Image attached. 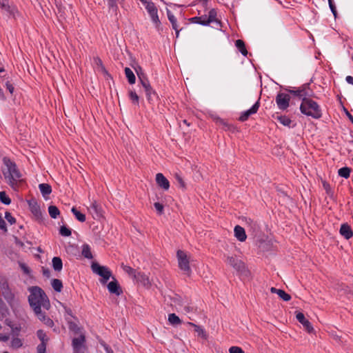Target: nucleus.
Returning a JSON list of instances; mask_svg holds the SVG:
<instances>
[{
    "mask_svg": "<svg viewBox=\"0 0 353 353\" xmlns=\"http://www.w3.org/2000/svg\"><path fill=\"white\" fill-rule=\"evenodd\" d=\"M107 1L110 10L117 14L118 11V4L122 5L123 0H107Z\"/></svg>",
    "mask_w": 353,
    "mask_h": 353,
    "instance_id": "nucleus-24",
    "label": "nucleus"
},
{
    "mask_svg": "<svg viewBox=\"0 0 353 353\" xmlns=\"http://www.w3.org/2000/svg\"><path fill=\"white\" fill-rule=\"evenodd\" d=\"M270 292L272 293L276 294L281 299L285 301H288L291 299V296L287 294L284 290L281 289H276L274 287L270 288Z\"/></svg>",
    "mask_w": 353,
    "mask_h": 353,
    "instance_id": "nucleus-21",
    "label": "nucleus"
},
{
    "mask_svg": "<svg viewBox=\"0 0 353 353\" xmlns=\"http://www.w3.org/2000/svg\"><path fill=\"white\" fill-rule=\"evenodd\" d=\"M345 81H347V83L353 85V77L347 76L345 78Z\"/></svg>",
    "mask_w": 353,
    "mask_h": 353,
    "instance_id": "nucleus-57",
    "label": "nucleus"
},
{
    "mask_svg": "<svg viewBox=\"0 0 353 353\" xmlns=\"http://www.w3.org/2000/svg\"><path fill=\"white\" fill-rule=\"evenodd\" d=\"M338 173L340 176L347 179L350 174V169L347 167L342 168L339 170Z\"/></svg>",
    "mask_w": 353,
    "mask_h": 353,
    "instance_id": "nucleus-40",
    "label": "nucleus"
},
{
    "mask_svg": "<svg viewBox=\"0 0 353 353\" xmlns=\"http://www.w3.org/2000/svg\"><path fill=\"white\" fill-rule=\"evenodd\" d=\"M168 321L172 325H178L181 323V320L175 314L172 313L168 315Z\"/></svg>",
    "mask_w": 353,
    "mask_h": 353,
    "instance_id": "nucleus-30",
    "label": "nucleus"
},
{
    "mask_svg": "<svg viewBox=\"0 0 353 353\" xmlns=\"http://www.w3.org/2000/svg\"><path fill=\"white\" fill-rule=\"evenodd\" d=\"M185 310L187 312H189L190 311V307H185Z\"/></svg>",
    "mask_w": 353,
    "mask_h": 353,
    "instance_id": "nucleus-62",
    "label": "nucleus"
},
{
    "mask_svg": "<svg viewBox=\"0 0 353 353\" xmlns=\"http://www.w3.org/2000/svg\"><path fill=\"white\" fill-rule=\"evenodd\" d=\"M134 70L141 84H143L144 80L145 81H149L140 66L134 68Z\"/></svg>",
    "mask_w": 353,
    "mask_h": 353,
    "instance_id": "nucleus-32",
    "label": "nucleus"
},
{
    "mask_svg": "<svg viewBox=\"0 0 353 353\" xmlns=\"http://www.w3.org/2000/svg\"><path fill=\"white\" fill-rule=\"evenodd\" d=\"M37 336L39 338V339L41 341V343H47L49 338L46 335V332L42 330H39L37 332Z\"/></svg>",
    "mask_w": 353,
    "mask_h": 353,
    "instance_id": "nucleus-37",
    "label": "nucleus"
},
{
    "mask_svg": "<svg viewBox=\"0 0 353 353\" xmlns=\"http://www.w3.org/2000/svg\"><path fill=\"white\" fill-rule=\"evenodd\" d=\"M125 74L130 84H134L135 83L136 77L130 68H125Z\"/></svg>",
    "mask_w": 353,
    "mask_h": 353,
    "instance_id": "nucleus-28",
    "label": "nucleus"
},
{
    "mask_svg": "<svg viewBox=\"0 0 353 353\" xmlns=\"http://www.w3.org/2000/svg\"><path fill=\"white\" fill-rule=\"evenodd\" d=\"M1 8L8 13H11L10 7L8 4L6 0H3L2 3H0Z\"/></svg>",
    "mask_w": 353,
    "mask_h": 353,
    "instance_id": "nucleus-47",
    "label": "nucleus"
},
{
    "mask_svg": "<svg viewBox=\"0 0 353 353\" xmlns=\"http://www.w3.org/2000/svg\"><path fill=\"white\" fill-rule=\"evenodd\" d=\"M48 213L52 219H57L60 214V211L55 205H50L48 207Z\"/></svg>",
    "mask_w": 353,
    "mask_h": 353,
    "instance_id": "nucleus-33",
    "label": "nucleus"
},
{
    "mask_svg": "<svg viewBox=\"0 0 353 353\" xmlns=\"http://www.w3.org/2000/svg\"><path fill=\"white\" fill-rule=\"evenodd\" d=\"M81 254L88 259H92L93 258L91 252V248L88 244H83V245L81 246Z\"/></svg>",
    "mask_w": 353,
    "mask_h": 353,
    "instance_id": "nucleus-22",
    "label": "nucleus"
},
{
    "mask_svg": "<svg viewBox=\"0 0 353 353\" xmlns=\"http://www.w3.org/2000/svg\"><path fill=\"white\" fill-rule=\"evenodd\" d=\"M121 266L123 271L134 279L137 271L129 265L122 264Z\"/></svg>",
    "mask_w": 353,
    "mask_h": 353,
    "instance_id": "nucleus-35",
    "label": "nucleus"
},
{
    "mask_svg": "<svg viewBox=\"0 0 353 353\" xmlns=\"http://www.w3.org/2000/svg\"><path fill=\"white\" fill-rule=\"evenodd\" d=\"M225 262L234 268L238 273L244 274L246 272L245 263L235 255H225Z\"/></svg>",
    "mask_w": 353,
    "mask_h": 353,
    "instance_id": "nucleus-5",
    "label": "nucleus"
},
{
    "mask_svg": "<svg viewBox=\"0 0 353 353\" xmlns=\"http://www.w3.org/2000/svg\"><path fill=\"white\" fill-rule=\"evenodd\" d=\"M276 103L279 110H285L289 107L290 96L284 92H279L276 97Z\"/></svg>",
    "mask_w": 353,
    "mask_h": 353,
    "instance_id": "nucleus-9",
    "label": "nucleus"
},
{
    "mask_svg": "<svg viewBox=\"0 0 353 353\" xmlns=\"http://www.w3.org/2000/svg\"><path fill=\"white\" fill-rule=\"evenodd\" d=\"M108 289L110 293L114 294L117 296L120 295L122 293V290L118 282L115 279L112 281H110L108 283Z\"/></svg>",
    "mask_w": 353,
    "mask_h": 353,
    "instance_id": "nucleus-18",
    "label": "nucleus"
},
{
    "mask_svg": "<svg viewBox=\"0 0 353 353\" xmlns=\"http://www.w3.org/2000/svg\"><path fill=\"white\" fill-rule=\"evenodd\" d=\"M290 92L302 99L304 98H308L307 97L310 96L308 85H303L302 87L296 90H290Z\"/></svg>",
    "mask_w": 353,
    "mask_h": 353,
    "instance_id": "nucleus-16",
    "label": "nucleus"
},
{
    "mask_svg": "<svg viewBox=\"0 0 353 353\" xmlns=\"http://www.w3.org/2000/svg\"><path fill=\"white\" fill-rule=\"evenodd\" d=\"M94 61H95V63L97 65H101L102 64V61H101V60L99 58H95L94 59Z\"/></svg>",
    "mask_w": 353,
    "mask_h": 353,
    "instance_id": "nucleus-59",
    "label": "nucleus"
},
{
    "mask_svg": "<svg viewBox=\"0 0 353 353\" xmlns=\"http://www.w3.org/2000/svg\"><path fill=\"white\" fill-rule=\"evenodd\" d=\"M32 212L37 217H39L41 215V210L39 209V207L37 205H33L31 208Z\"/></svg>",
    "mask_w": 353,
    "mask_h": 353,
    "instance_id": "nucleus-50",
    "label": "nucleus"
},
{
    "mask_svg": "<svg viewBox=\"0 0 353 353\" xmlns=\"http://www.w3.org/2000/svg\"><path fill=\"white\" fill-rule=\"evenodd\" d=\"M34 312L37 317L48 327H52L54 325L53 321L46 316L45 312L41 311V308L34 310Z\"/></svg>",
    "mask_w": 353,
    "mask_h": 353,
    "instance_id": "nucleus-14",
    "label": "nucleus"
},
{
    "mask_svg": "<svg viewBox=\"0 0 353 353\" xmlns=\"http://www.w3.org/2000/svg\"><path fill=\"white\" fill-rule=\"evenodd\" d=\"M230 353H244L243 350L237 346H232L229 349Z\"/></svg>",
    "mask_w": 353,
    "mask_h": 353,
    "instance_id": "nucleus-49",
    "label": "nucleus"
},
{
    "mask_svg": "<svg viewBox=\"0 0 353 353\" xmlns=\"http://www.w3.org/2000/svg\"><path fill=\"white\" fill-rule=\"evenodd\" d=\"M3 91H2L1 88H0V98H3Z\"/></svg>",
    "mask_w": 353,
    "mask_h": 353,
    "instance_id": "nucleus-61",
    "label": "nucleus"
},
{
    "mask_svg": "<svg viewBox=\"0 0 353 353\" xmlns=\"http://www.w3.org/2000/svg\"><path fill=\"white\" fill-rule=\"evenodd\" d=\"M323 186L325 188H327L328 185L327 183H324Z\"/></svg>",
    "mask_w": 353,
    "mask_h": 353,
    "instance_id": "nucleus-63",
    "label": "nucleus"
},
{
    "mask_svg": "<svg viewBox=\"0 0 353 353\" xmlns=\"http://www.w3.org/2000/svg\"><path fill=\"white\" fill-rule=\"evenodd\" d=\"M344 111L345 112V114L348 117V119L350 120V121L353 124V117H352V115L348 112V110L347 109L344 108Z\"/></svg>",
    "mask_w": 353,
    "mask_h": 353,
    "instance_id": "nucleus-55",
    "label": "nucleus"
},
{
    "mask_svg": "<svg viewBox=\"0 0 353 353\" xmlns=\"http://www.w3.org/2000/svg\"><path fill=\"white\" fill-rule=\"evenodd\" d=\"M6 88L7 89L9 90V92L12 94L14 91V87L12 86V84H10V83H6Z\"/></svg>",
    "mask_w": 353,
    "mask_h": 353,
    "instance_id": "nucleus-56",
    "label": "nucleus"
},
{
    "mask_svg": "<svg viewBox=\"0 0 353 353\" xmlns=\"http://www.w3.org/2000/svg\"><path fill=\"white\" fill-rule=\"evenodd\" d=\"M156 181L157 185L164 190H168L170 188L169 181L161 173L156 174Z\"/></svg>",
    "mask_w": 353,
    "mask_h": 353,
    "instance_id": "nucleus-17",
    "label": "nucleus"
},
{
    "mask_svg": "<svg viewBox=\"0 0 353 353\" xmlns=\"http://www.w3.org/2000/svg\"><path fill=\"white\" fill-rule=\"evenodd\" d=\"M260 105L259 100H258L249 110L243 112L239 117V121L243 122L248 119L249 117L257 112Z\"/></svg>",
    "mask_w": 353,
    "mask_h": 353,
    "instance_id": "nucleus-12",
    "label": "nucleus"
},
{
    "mask_svg": "<svg viewBox=\"0 0 353 353\" xmlns=\"http://www.w3.org/2000/svg\"><path fill=\"white\" fill-rule=\"evenodd\" d=\"M4 71V69L3 68H0V72H2Z\"/></svg>",
    "mask_w": 353,
    "mask_h": 353,
    "instance_id": "nucleus-64",
    "label": "nucleus"
},
{
    "mask_svg": "<svg viewBox=\"0 0 353 353\" xmlns=\"http://www.w3.org/2000/svg\"><path fill=\"white\" fill-rule=\"evenodd\" d=\"M20 268L25 274H29L30 273L29 268L26 264L20 263Z\"/></svg>",
    "mask_w": 353,
    "mask_h": 353,
    "instance_id": "nucleus-53",
    "label": "nucleus"
},
{
    "mask_svg": "<svg viewBox=\"0 0 353 353\" xmlns=\"http://www.w3.org/2000/svg\"><path fill=\"white\" fill-rule=\"evenodd\" d=\"M89 210L92 213H95L97 216L101 214V207L97 203V201H93L91 203Z\"/></svg>",
    "mask_w": 353,
    "mask_h": 353,
    "instance_id": "nucleus-36",
    "label": "nucleus"
},
{
    "mask_svg": "<svg viewBox=\"0 0 353 353\" xmlns=\"http://www.w3.org/2000/svg\"><path fill=\"white\" fill-rule=\"evenodd\" d=\"M215 120L216 123L225 125V122L221 119L217 117L215 119Z\"/></svg>",
    "mask_w": 353,
    "mask_h": 353,
    "instance_id": "nucleus-58",
    "label": "nucleus"
},
{
    "mask_svg": "<svg viewBox=\"0 0 353 353\" xmlns=\"http://www.w3.org/2000/svg\"><path fill=\"white\" fill-rule=\"evenodd\" d=\"M8 339H9V336L2 334V333H0V341L6 342V341H8Z\"/></svg>",
    "mask_w": 353,
    "mask_h": 353,
    "instance_id": "nucleus-54",
    "label": "nucleus"
},
{
    "mask_svg": "<svg viewBox=\"0 0 353 353\" xmlns=\"http://www.w3.org/2000/svg\"><path fill=\"white\" fill-rule=\"evenodd\" d=\"M176 257L180 270L185 274L190 275L192 272L190 267V256L185 251L179 250L176 252Z\"/></svg>",
    "mask_w": 353,
    "mask_h": 353,
    "instance_id": "nucleus-4",
    "label": "nucleus"
},
{
    "mask_svg": "<svg viewBox=\"0 0 353 353\" xmlns=\"http://www.w3.org/2000/svg\"><path fill=\"white\" fill-rule=\"evenodd\" d=\"M91 268L94 273L102 277V283H105L112 275L111 272L107 267L101 266L97 263H93Z\"/></svg>",
    "mask_w": 353,
    "mask_h": 353,
    "instance_id": "nucleus-8",
    "label": "nucleus"
},
{
    "mask_svg": "<svg viewBox=\"0 0 353 353\" xmlns=\"http://www.w3.org/2000/svg\"><path fill=\"white\" fill-rule=\"evenodd\" d=\"M23 345V342L19 338H13L11 341V347L14 349H18Z\"/></svg>",
    "mask_w": 353,
    "mask_h": 353,
    "instance_id": "nucleus-41",
    "label": "nucleus"
},
{
    "mask_svg": "<svg viewBox=\"0 0 353 353\" xmlns=\"http://www.w3.org/2000/svg\"><path fill=\"white\" fill-rule=\"evenodd\" d=\"M59 233L63 236H69L71 235V230L65 226L60 228Z\"/></svg>",
    "mask_w": 353,
    "mask_h": 353,
    "instance_id": "nucleus-43",
    "label": "nucleus"
},
{
    "mask_svg": "<svg viewBox=\"0 0 353 353\" xmlns=\"http://www.w3.org/2000/svg\"><path fill=\"white\" fill-rule=\"evenodd\" d=\"M276 119L284 126H288L289 128L294 126V125H292V120L286 116H277Z\"/></svg>",
    "mask_w": 353,
    "mask_h": 353,
    "instance_id": "nucleus-27",
    "label": "nucleus"
},
{
    "mask_svg": "<svg viewBox=\"0 0 353 353\" xmlns=\"http://www.w3.org/2000/svg\"><path fill=\"white\" fill-rule=\"evenodd\" d=\"M235 46L243 56H247L248 51L245 48V43L243 40H241V39L236 40V43H235Z\"/></svg>",
    "mask_w": 353,
    "mask_h": 353,
    "instance_id": "nucleus-29",
    "label": "nucleus"
},
{
    "mask_svg": "<svg viewBox=\"0 0 353 353\" xmlns=\"http://www.w3.org/2000/svg\"><path fill=\"white\" fill-rule=\"evenodd\" d=\"M52 267L55 271H61L63 268L62 260L60 257L55 256L52 259Z\"/></svg>",
    "mask_w": 353,
    "mask_h": 353,
    "instance_id": "nucleus-26",
    "label": "nucleus"
},
{
    "mask_svg": "<svg viewBox=\"0 0 353 353\" xmlns=\"http://www.w3.org/2000/svg\"><path fill=\"white\" fill-rule=\"evenodd\" d=\"M129 97H130V99L132 101V103L139 105V97L135 91L130 90L129 91Z\"/></svg>",
    "mask_w": 353,
    "mask_h": 353,
    "instance_id": "nucleus-39",
    "label": "nucleus"
},
{
    "mask_svg": "<svg viewBox=\"0 0 353 353\" xmlns=\"http://www.w3.org/2000/svg\"><path fill=\"white\" fill-rule=\"evenodd\" d=\"M175 179L178 183V185L180 188L183 189V190H185L186 189V184L185 183V181H183V179H182V177L178 174H175Z\"/></svg>",
    "mask_w": 353,
    "mask_h": 353,
    "instance_id": "nucleus-42",
    "label": "nucleus"
},
{
    "mask_svg": "<svg viewBox=\"0 0 353 353\" xmlns=\"http://www.w3.org/2000/svg\"><path fill=\"white\" fill-rule=\"evenodd\" d=\"M339 232L346 239H350L353 236L350 226L345 223L341 225Z\"/></svg>",
    "mask_w": 353,
    "mask_h": 353,
    "instance_id": "nucleus-20",
    "label": "nucleus"
},
{
    "mask_svg": "<svg viewBox=\"0 0 353 353\" xmlns=\"http://www.w3.org/2000/svg\"><path fill=\"white\" fill-rule=\"evenodd\" d=\"M0 229L4 232H7V227L5 221L3 220L1 215H0Z\"/></svg>",
    "mask_w": 353,
    "mask_h": 353,
    "instance_id": "nucleus-52",
    "label": "nucleus"
},
{
    "mask_svg": "<svg viewBox=\"0 0 353 353\" xmlns=\"http://www.w3.org/2000/svg\"><path fill=\"white\" fill-rule=\"evenodd\" d=\"M71 211L79 221L84 222L85 221V215L79 212L76 208L73 207Z\"/></svg>",
    "mask_w": 353,
    "mask_h": 353,
    "instance_id": "nucleus-31",
    "label": "nucleus"
},
{
    "mask_svg": "<svg viewBox=\"0 0 353 353\" xmlns=\"http://www.w3.org/2000/svg\"><path fill=\"white\" fill-rule=\"evenodd\" d=\"M30 295L28 296V302L33 310H39L43 307L48 310L50 307L49 299L44 291L38 286H32L28 288Z\"/></svg>",
    "mask_w": 353,
    "mask_h": 353,
    "instance_id": "nucleus-1",
    "label": "nucleus"
},
{
    "mask_svg": "<svg viewBox=\"0 0 353 353\" xmlns=\"http://www.w3.org/2000/svg\"><path fill=\"white\" fill-rule=\"evenodd\" d=\"M168 17L170 22L172 24V28L176 31V37H178L179 34V31L181 30L179 29V26L177 24V21H176V17L170 12H168Z\"/></svg>",
    "mask_w": 353,
    "mask_h": 353,
    "instance_id": "nucleus-23",
    "label": "nucleus"
},
{
    "mask_svg": "<svg viewBox=\"0 0 353 353\" xmlns=\"http://www.w3.org/2000/svg\"><path fill=\"white\" fill-rule=\"evenodd\" d=\"M234 236L240 241L243 242L247 238L245 231L243 228L240 225H236L234 228Z\"/></svg>",
    "mask_w": 353,
    "mask_h": 353,
    "instance_id": "nucleus-19",
    "label": "nucleus"
},
{
    "mask_svg": "<svg viewBox=\"0 0 353 353\" xmlns=\"http://www.w3.org/2000/svg\"><path fill=\"white\" fill-rule=\"evenodd\" d=\"M141 85L144 88L148 101L150 103H152L154 101V98L157 97L156 92L152 88L149 81H145L144 80L143 84Z\"/></svg>",
    "mask_w": 353,
    "mask_h": 353,
    "instance_id": "nucleus-13",
    "label": "nucleus"
},
{
    "mask_svg": "<svg viewBox=\"0 0 353 353\" xmlns=\"http://www.w3.org/2000/svg\"><path fill=\"white\" fill-rule=\"evenodd\" d=\"M302 114L319 119L322 117V110L320 105L310 98H304L300 105Z\"/></svg>",
    "mask_w": 353,
    "mask_h": 353,
    "instance_id": "nucleus-3",
    "label": "nucleus"
},
{
    "mask_svg": "<svg viewBox=\"0 0 353 353\" xmlns=\"http://www.w3.org/2000/svg\"><path fill=\"white\" fill-rule=\"evenodd\" d=\"M52 286L53 289L57 292H61L63 288V284L61 280L57 279H54L51 281Z\"/></svg>",
    "mask_w": 353,
    "mask_h": 353,
    "instance_id": "nucleus-34",
    "label": "nucleus"
},
{
    "mask_svg": "<svg viewBox=\"0 0 353 353\" xmlns=\"http://www.w3.org/2000/svg\"><path fill=\"white\" fill-rule=\"evenodd\" d=\"M134 280L136 282L139 283L141 285H143L147 288H149L151 285V283L149 279V277L144 273H142L140 272H137V274L134 278Z\"/></svg>",
    "mask_w": 353,
    "mask_h": 353,
    "instance_id": "nucleus-15",
    "label": "nucleus"
},
{
    "mask_svg": "<svg viewBox=\"0 0 353 353\" xmlns=\"http://www.w3.org/2000/svg\"><path fill=\"white\" fill-rule=\"evenodd\" d=\"M142 3L143 6H144L145 10L149 14L152 21L156 26V28H159L161 22L158 16V10L155 4L148 0H140Z\"/></svg>",
    "mask_w": 353,
    "mask_h": 353,
    "instance_id": "nucleus-6",
    "label": "nucleus"
},
{
    "mask_svg": "<svg viewBox=\"0 0 353 353\" xmlns=\"http://www.w3.org/2000/svg\"><path fill=\"white\" fill-rule=\"evenodd\" d=\"M154 206L156 210L157 211L158 214H163V205L161 203H160L159 202H156V203H154Z\"/></svg>",
    "mask_w": 353,
    "mask_h": 353,
    "instance_id": "nucleus-48",
    "label": "nucleus"
},
{
    "mask_svg": "<svg viewBox=\"0 0 353 353\" xmlns=\"http://www.w3.org/2000/svg\"><path fill=\"white\" fill-rule=\"evenodd\" d=\"M327 1H328V3H329V7H330L332 12L333 13L334 17L336 18V15H337L336 6H335L333 0H327Z\"/></svg>",
    "mask_w": 353,
    "mask_h": 353,
    "instance_id": "nucleus-45",
    "label": "nucleus"
},
{
    "mask_svg": "<svg viewBox=\"0 0 353 353\" xmlns=\"http://www.w3.org/2000/svg\"><path fill=\"white\" fill-rule=\"evenodd\" d=\"M188 325H190V326H192L194 327V331L198 333V334L201 335H203L205 334L203 328L199 325H196V324L193 323H188Z\"/></svg>",
    "mask_w": 353,
    "mask_h": 353,
    "instance_id": "nucleus-44",
    "label": "nucleus"
},
{
    "mask_svg": "<svg viewBox=\"0 0 353 353\" xmlns=\"http://www.w3.org/2000/svg\"><path fill=\"white\" fill-rule=\"evenodd\" d=\"M39 188L43 196L49 195L52 192L51 186L48 183H41L39 185Z\"/></svg>",
    "mask_w": 353,
    "mask_h": 353,
    "instance_id": "nucleus-25",
    "label": "nucleus"
},
{
    "mask_svg": "<svg viewBox=\"0 0 353 353\" xmlns=\"http://www.w3.org/2000/svg\"><path fill=\"white\" fill-rule=\"evenodd\" d=\"M3 305H4V303H3V300L0 298V310L2 309Z\"/></svg>",
    "mask_w": 353,
    "mask_h": 353,
    "instance_id": "nucleus-60",
    "label": "nucleus"
},
{
    "mask_svg": "<svg viewBox=\"0 0 353 353\" xmlns=\"http://www.w3.org/2000/svg\"><path fill=\"white\" fill-rule=\"evenodd\" d=\"M85 336L82 334L72 339L73 353H85Z\"/></svg>",
    "mask_w": 353,
    "mask_h": 353,
    "instance_id": "nucleus-10",
    "label": "nucleus"
},
{
    "mask_svg": "<svg viewBox=\"0 0 353 353\" xmlns=\"http://www.w3.org/2000/svg\"><path fill=\"white\" fill-rule=\"evenodd\" d=\"M5 218L11 225L16 223L15 218L13 217L9 212L5 213Z\"/></svg>",
    "mask_w": 353,
    "mask_h": 353,
    "instance_id": "nucleus-46",
    "label": "nucleus"
},
{
    "mask_svg": "<svg viewBox=\"0 0 353 353\" xmlns=\"http://www.w3.org/2000/svg\"><path fill=\"white\" fill-rule=\"evenodd\" d=\"M0 201L5 205H9L11 203V199L6 194V192L1 191L0 192Z\"/></svg>",
    "mask_w": 353,
    "mask_h": 353,
    "instance_id": "nucleus-38",
    "label": "nucleus"
},
{
    "mask_svg": "<svg viewBox=\"0 0 353 353\" xmlns=\"http://www.w3.org/2000/svg\"><path fill=\"white\" fill-rule=\"evenodd\" d=\"M3 163L6 165V169L3 170V176L7 183L13 189H15L18 183L21 181V174L18 170L15 163L12 162L9 159L5 158Z\"/></svg>",
    "mask_w": 353,
    "mask_h": 353,
    "instance_id": "nucleus-2",
    "label": "nucleus"
},
{
    "mask_svg": "<svg viewBox=\"0 0 353 353\" xmlns=\"http://www.w3.org/2000/svg\"><path fill=\"white\" fill-rule=\"evenodd\" d=\"M46 345L47 343H41L38 346H37V353H45L46 352Z\"/></svg>",
    "mask_w": 353,
    "mask_h": 353,
    "instance_id": "nucleus-51",
    "label": "nucleus"
},
{
    "mask_svg": "<svg viewBox=\"0 0 353 353\" xmlns=\"http://www.w3.org/2000/svg\"><path fill=\"white\" fill-rule=\"evenodd\" d=\"M296 318L297 321L303 325V327L308 333H312L314 332L313 326L310 322L305 319L302 312H297L296 314Z\"/></svg>",
    "mask_w": 353,
    "mask_h": 353,
    "instance_id": "nucleus-11",
    "label": "nucleus"
},
{
    "mask_svg": "<svg viewBox=\"0 0 353 353\" xmlns=\"http://www.w3.org/2000/svg\"><path fill=\"white\" fill-rule=\"evenodd\" d=\"M192 22L199 23L203 26H208L212 22L216 21V11L211 9L208 15H203L201 17H194L191 19Z\"/></svg>",
    "mask_w": 353,
    "mask_h": 353,
    "instance_id": "nucleus-7",
    "label": "nucleus"
}]
</instances>
